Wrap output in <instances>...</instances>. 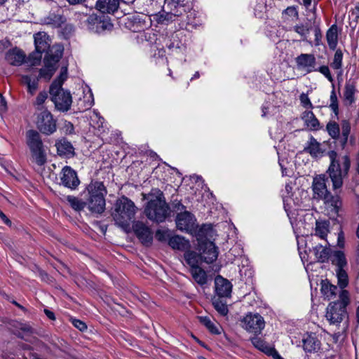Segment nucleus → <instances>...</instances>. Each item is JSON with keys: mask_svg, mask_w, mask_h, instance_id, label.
<instances>
[{"mask_svg": "<svg viewBox=\"0 0 359 359\" xmlns=\"http://www.w3.org/2000/svg\"><path fill=\"white\" fill-rule=\"evenodd\" d=\"M200 323L203 325L210 333L213 334H219L220 327L214 323L208 316H199Z\"/></svg>", "mask_w": 359, "mask_h": 359, "instance_id": "obj_44", "label": "nucleus"}, {"mask_svg": "<svg viewBox=\"0 0 359 359\" xmlns=\"http://www.w3.org/2000/svg\"><path fill=\"white\" fill-rule=\"evenodd\" d=\"M304 151L314 157L322 153L320 144L313 136H310L307 145L304 147Z\"/></svg>", "mask_w": 359, "mask_h": 359, "instance_id": "obj_38", "label": "nucleus"}, {"mask_svg": "<svg viewBox=\"0 0 359 359\" xmlns=\"http://www.w3.org/2000/svg\"><path fill=\"white\" fill-rule=\"evenodd\" d=\"M5 58L10 65L20 66L25 60V55L22 50L15 48L8 50Z\"/></svg>", "mask_w": 359, "mask_h": 359, "instance_id": "obj_24", "label": "nucleus"}, {"mask_svg": "<svg viewBox=\"0 0 359 359\" xmlns=\"http://www.w3.org/2000/svg\"><path fill=\"white\" fill-rule=\"evenodd\" d=\"M36 51L29 55V60L32 65L39 64L42 58V53L54 54L53 48L50 49L48 36L45 32H38L34 35Z\"/></svg>", "mask_w": 359, "mask_h": 359, "instance_id": "obj_7", "label": "nucleus"}, {"mask_svg": "<svg viewBox=\"0 0 359 359\" xmlns=\"http://www.w3.org/2000/svg\"><path fill=\"white\" fill-rule=\"evenodd\" d=\"M295 62L298 69L306 73L316 71V59L313 54L302 53L295 58Z\"/></svg>", "mask_w": 359, "mask_h": 359, "instance_id": "obj_19", "label": "nucleus"}, {"mask_svg": "<svg viewBox=\"0 0 359 359\" xmlns=\"http://www.w3.org/2000/svg\"><path fill=\"white\" fill-rule=\"evenodd\" d=\"M136 210L135 203H115L111 215L116 224L126 229L134 219Z\"/></svg>", "mask_w": 359, "mask_h": 359, "instance_id": "obj_5", "label": "nucleus"}, {"mask_svg": "<svg viewBox=\"0 0 359 359\" xmlns=\"http://www.w3.org/2000/svg\"><path fill=\"white\" fill-rule=\"evenodd\" d=\"M351 13L352 16L354 17L357 21L358 19L359 18V3H357L355 4L354 8L352 9Z\"/></svg>", "mask_w": 359, "mask_h": 359, "instance_id": "obj_64", "label": "nucleus"}, {"mask_svg": "<svg viewBox=\"0 0 359 359\" xmlns=\"http://www.w3.org/2000/svg\"><path fill=\"white\" fill-rule=\"evenodd\" d=\"M71 207L76 211H81L85 208H88V203H70Z\"/></svg>", "mask_w": 359, "mask_h": 359, "instance_id": "obj_62", "label": "nucleus"}, {"mask_svg": "<svg viewBox=\"0 0 359 359\" xmlns=\"http://www.w3.org/2000/svg\"><path fill=\"white\" fill-rule=\"evenodd\" d=\"M118 6V0H97L95 5L96 8L102 13H114Z\"/></svg>", "mask_w": 359, "mask_h": 359, "instance_id": "obj_28", "label": "nucleus"}, {"mask_svg": "<svg viewBox=\"0 0 359 359\" xmlns=\"http://www.w3.org/2000/svg\"><path fill=\"white\" fill-rule=\"evenodd\" d=\"M326 39L329 48L331 50H335L338 43L337 27L336 25H332L327 31Z\"/></svg>", "mask_w": 359, "mask_h": 359, "instance_id": "obj_37", "label": "nucleus"}, {"mask_svg": "<svg viewBox=\"0 0 359 359\" xmlns=\"http://www.w3.org/2000/svg\"><path fill=\"white\" fill-rule=\"evenodd\" d=\"M170 233L168 230H157L156 232V238L160 242H168L169 238H170Z\"/></svg>", "mask_w": 359, "mask_h": 359, "instance_id": "obj_54", "label": "nucleus"}, {"mask_svg": "<svg viewBox=\"0 0 359 359\" xmlns=\"http://www.w3.org/2000/svg\"><path fill=\"white\" fill-rule=\"evenodd\" d=\"M316 71L319 72L320 74L324 75L330 82L333 83L334 79L330 73L328 66H320L318 69L316 68Z\"/></svg>", "mask_w": 359, "mask_h": 359, "instance_id": "obj_55", "label": "nucleus"}, {"mask_svg": "<svg viewBox=\"0 0 359 359\" xmlns=\"http://www.w3.org/2000/svg\"><path fill=\"white\" fill-rule=\"evenodd\" d=\"M327 205L326 210L327 215L330 219H336L338 217L341 216L340 213L341 208L337 203H325Z\"/></svg>", "mask_w": 359, "mask_h": 359, "instance_id": "obj_47", "label": "nucleus"}, {"mask_svg": "<svg viewBox=\"0 0 359 359\" xmlns=\"http://www.w3.org/2000/svg\"><path fill=\"white\" fill-rule=\"evenodd\" d=\"M65 21V18L60 14L50 13L42 19L43 24L50 25L53 27H60Z\"/></svg>", "mask_w": 359, "mask_h": 359, "instance_id": "obj_31", "label": "nucleus"}, {"mask_svg": "<svg viewBox=\"0 0 359 359\" xmlns=\"http://www.w3.org/2000/svg\"><path fill=\"white\" fill-rule=\"evenodd\" d=\"M330 105L329 107L334 112L336 116L339 114V104H338V98L335 92L334 85L332 84V90L330 93Z\"/></svg>", "mask_w": 359, "mask_h": 359, "instance_id": "obj_49", "label": "nucleus"}, {"mask_svg": "<svg viewBox=\"0 0 359 359\" xmlns=\"http://www.w3.org/2000/svg\"><path fill=\"white\" fill-rule=\"evenodd\" d=\"M194 229L195 231L191 233V235L195 236L198 241H201L210 235V232L212 231V226L211 224H204L198 226L195 223Z\"/></svg>", "mask_w": 359, "mask_h": 359, "instance_id": "obj_39", "label": "nucleus"}, {"mask_svg": "<svg viewBox=\"0 0 359 359\" xmlns=\"http://www.w3.org/2000/svg\"><path fill=\"white\" fill-rule=\"evenodd\" d=\"M57 154L65 158H72L74 156V148L72 143L65 138L60 139L55 143Z\"/></svg>", "mask_w": 359, "mask_h": 359, "instance_id": "obj_22", "label": "nucleus"}, {"mask_svg": "<svg viewBox=\"0 0 359 359\" xmlns=\"http://www.w3.org/2000/svg\"><path fill=\"white\" fill-rule=\"evenodd\" d=\"M94 104L93 95L91 92L88 95H85L83 98H80L78 102V110L79 111H86L92 107Z\"/></svg>", "mask_w": 359, "mask_h": 359, "instance_id": "obj_42", "label": "nucleus"}, {"mask_svg": "<svg viewBox=\"0 0 359 359\" xmlns=\"http://www.w3.org/2000/svg\"><path fill=\"white\" fill-rule=\"evenodd\" d=\"M200 254L202 260L207 264L213 263L218 257L217 247L212 241L202 242L199 244Z\"/></svg>", "mask_w": 359, "mask_h": 359, "instance_id": "obj_17", "label": "nucleus"}, {"mask_svg": "<svg viewBox=\"0 0 359 359\" xmlns=\"http://www.w3.org/2000/svg\"><path fill=\"white\" fill-rule=\"evenodd\" d=\"M62 130L65 135H72L74 133V125L69 121H65L64 122Z\"/></svg>", "mask_w": 359, "mask_h": 359, "instance_id": "obj_58", "label": "nucleus"}, {"mask_svg": "<svg viewBox=\"0 0 359 359\" xmlns=\"http://www.w3.org/2000/svg\"><path fill=\"white\" fill-rule=\"evenodd\" d=\"M332 263L337 266V269H344L347 264L345 255L341 251H335L333 255Z\"/></svg>", "mask_w": 359, "mask_h": 359, "instance_id": "obj_46", "label": "nucleus"}, {"mask_svg": "<svg viewBox=\"0 0 359 359\" xmlns=\"http://www.w3.org/2000/svg\"><path fill=\"white\" fill-rule=\"evenodd\" d=\"M144 200L147 202H165L163 193L158 188H153L147 194H144Z\"/></svg>", "mask_w": 359, "mask_h": 359, "instance_id": "obj_41", "label": "nucleus"}, {"mask_svg": "<svg viewBox=\"0 0 359 359\" xmlns=\"http://www.w3.org/2000/svg\"><path fill=\"white\" fill-rule=\"evenodd\" d=\"M349 303V294L347 290H341L339 299L332 302L327 307L325 317L330 325L338 326L347 316L346 306Z\"/></svg>", "mask_w": 359, "mask_h": 359, "instance_id": "obj_3", "label": "nucleus"}, {"mask_svg": "<svg viewBox=\"0 0 359 359\" xmlns=\"http://www.w3.org/2000/svg\"><path fill=\"white\" fill-rule=\"evenodd\" d=\"M283 18L285 20H290L299 18V13L296 6H289L285 9L283 13Z\"/></svg>", "mask_w": 359, "mask_h": 359, "instance_id": "obj_50", "label": "nucleus"}, {"mask_svg": "<svg viewBox=\"0 0 359 359\" xmlns=\"http://www.w3.org/2000/svg\"><path fill=\"white\" fill-rule=\"evenodd\" d=\"M313 251L318 262L324 263L328 260L330 252V248L323 247L322 245H318L313 248Z\"/></svg>", "mask_w": 359, "mask_h": 359, "instance_id": "obj_40", "label": "nucleus"}, {"mask_svg": "<svg viewBox=\"0 0 359 359\" xmlns=\"http://www.w3.org/2000/svg\"><path fill=\"white\" fill-rule=\"evenodd\" d=\"M321 37H322V35H321L320 30L318 28H316L315 29V45L316 46L320 45V41L321 40Z\"/></svg>", "mask_w": 359, "mask_h": 359, "instance_id": "obj_63", "label": "nucleus"}, {"mask_svg": "<svg viewBox=\"0 0 359 359\" xmlns=\"http://www.w3.org/2000/svg\"><path fill=\"white\" fill-rule=\"evenodd\" d=\"M67 79V67H63L60 75L53 81L50 86L49 93L55 109L60 111H67L72 105V97L69 91L62 88L64 82Z\"/></svg>", "mask_w": 359, "mask_h": 359, "instance_id": "obj_2", "label": "nucleus"}, {"mask_svg": "<svg viewBox=\"0 0 359 359\" xmlns=\"http://www.w3.org/2000/svg\"><path fill=\"white\" fill-rule=\"evenodd\" d=\"M215 290L217 297L227 298L231 297L232 291L231 283L221 276L215 279Z\"/></svg>", "mask_w": 359, "mask_h": 359, "instance_id": "obj_20", "label": "nucleus"}, {"mask_svg": "<svg viewBox=\"0 0 359 359\" xmlns=\"http://www.w3.org/2000/svg\"><path fill=\"white\" fill-rule=\"evenodd\" d=\"M340 291L341 289L339 290L337 286L331 284L327 280H323L321 283V292L328 299L335 297L337 292Z\"/></svg>", "mask_w": 359, "mask_h": 359, "instance_id": "obj_33", "label": "nucleus"}, {"mask_svg": "<svg viewBox=\"0 0 359 359\" xmlns=\"http://www.w3.org/2000/svg\"><path fill=\"white\" fill-rule=\"evenodd\" d=\"M313 198L316 200H323L324 202H341V198H340L339 193L340 190L337 192L334 191V195H331L327 189L325 184V176L324 175H320L313 178L312 184Z\"/></svg>", "mask_w": 359, "mask_h": 359, "instance_id": "obj_6", "label": "nucleus"}, {"mask_svg": "<svg viewBox=\"0 0 359 359\" xmlns=\"http://www.w3.org/2000/svg\"><path fill=\"white\" fill-rule=\"evenodd\" d=\"M48 98V93L46 91L40 92L36 99L35 104L37 106L42 105L46 100Z\"/></svg>", "mask_w": 359, "mask_h": 359, "instance_id": "obj_59", "label": "nucleus"}, {"mask_svg": "<svg viewBox=\"0 0 359 359\" xmlns=\"http://www.w3.org/2000/svg\"><path fill=\"white\" fill-rule=\"evenodd\" d=\"M135 234L140 241L145 246H149L153 241V232L147 226L141 222H136L133 226Z\"/></svg>", "mask_w": 359, "mask_h": 359, "instance_id": "obj_18", "label": "nucleus"}, {"mask_svg": "<svg viewBox=\"0 0 359 359\" xmlns=\"http://www.w3.org/2000/svg\"><path fill=\"white\" fill-rule=\"evenodd\" d=\"M62 55V50L57 49L55 54L48 53L45 55L43 62L44 67L39 70V78L50 80L55 72V65L59 62Z\"/></svg>", "mask_w": 359, "mask_h": 359, "instance_id": "obj_12", "label": "nucleus"}, {"mask_svg": "<svg viewBox=\"0 0 359 359\" xmlns=\"http://www.w3.org/2000/svg\"><path fill=\"white\" fill-rule=\"evenodd\" d=\"M144 212L149 219L158 223L164 222L170 214L168 203H147Z\"/></svg>", "mask_w": 359, "mask_h": 359, "instance_id": "obj_11", "label": "nucleus"}, {"mask_svg": "<svg viewBox=\"0 0 359 359\" xmlns=\"http://www.w3.org/2000/svg\"><path fill=\"white\" fill-rule=\"evenodd\" d=\"M94 118L97 119V126H95L94 127H97V128L102 127V124L104 123V118L95 110L93 111V116H91L92 121H94V119H93Z\"/></svg>", "mask_w": 359, "mask_h": 359, "instance_id": "obj_61", "label": "nucleus"}, {"mask_svg": "<svg viewBox=\"0 0 359 359\" xmlns=\"http://www.w3.org/2000/svg\"><path fill=\"white\" fill-rule=\"evenodd\" d=\"M177 14H174L163 6L162 11L153 15V18L158 24L167 25L176 20Z\"/></svg>", "mask_w": 359, "mask_h": 359, "instance_id": "obj_26", "label": "nucleus"}, {"mask_svg": "<svg viewBox=\"0 0 359 359\" xmlns=\"http://www.w3.org/2000/svg\"><path fill=\"white\" fill-rule=\"evenodd\" d=\"M356 91V81L354 79L346 81L344 90V99L348 105H351L355 102V94Z\"/></svg>", "mask_w": 359, "mask_h": 359, "instance_id": "obj_27", "label": "nucleus"}, {"mask_svg": "<svg viewBox=\"0 0 359 359\" xmlns=\"http://www.w3.org/2000/svg\"><path fill=\"white\" fill-rule=\"evenodd\" d=\"M336 273L339 287L341 290H344L348 283V275L344 269H337Z\"/></svg>", "mask_w": 359, "mask_h": 359, "instance_id": "obj_48", "label": "nucleus"}, {"mask_svg": "<svg viewBox=\"0 0 359 359\" xmlns=\"http://www.w3.org/2000/svg\"><path fill=\"white\" fill-rule=\"evenodd\" d=\"M292 189V188L291 186L288 184L285 185V191L287 192V195H285L284 194H282L283 202H290V201H294L292 194H290Z\"/></svg>", "mask_w": 359, "mask_h": 359, "instance_id": "obj_60", "label": "nucleus"}, {"mask_svg": "<svg viewBox=\"0 0 359 359\" xmlns=\"http://www.w3.org/2000/svg\"><path fill=\"white\" fill-rule=\"evenodd\" d=\"M284 208L290 219L296 220L303 212L301 203H284Z\"/></svg>", "mask_w": 359, "mask_h": 359, "instance_id": "obj_36", "label": "nucleus"}, {"mask_svg": "<svg viewBox=\"0 0 359 359\" xmlns=\"http://www.w3.org/2000/svg\"><path fill=\"white\" fill-rule=\"evenodd\" d=\"M243 327L249 332L259 334L265 326L264 318L259 313H250L243 320Z\"/></svg>", "mask_w": 359, "mask_h": 359, "instance_id": "obj_13", "label": "nucleus"}, {"mask_svg": "<svg viewBox=\"0 0 359 359\" xmlns=\"http://www.w3.org/2000/svg\"><path fill=\"white\" fill-rule=\"evenodd\" d=\"M196 218L191 212L184 211L177 214L176 218V225L179 230L191 234L194 232V226L196 223Z\"/></svg>", "mask_w": 359, "mask_h": 359, "instance_id": "obj_16", "label": "nucleus"}, {"mask_svg": "<svg viewBox=\"0 0 359 359\" xmlns=\"http://www.w3.org/2000/svg\"><path fill=\"white\" fill-rule=\"evenodd\" d=\"M184 258L186 263L190 266V269L199 267L200 262L203 261L201 254L187 250L184 254Z\"/></svg>", "mask_w": 359, "mask_h": 359, "instance_id": "obj_34", "label": "nucleus"}, {"mask_svg": "<svg viewBox=\"0 0 359 359\" xmlns=\"http://www.w3.org/2000/svg\"><path fill=\"white\" fill-rule=\"evenodd\" d=\"M293 29L295 32L301 36L303 41H306L307 39V36L310 31V28L308 25L299 24L295 25Z\"/></svg>", "mask_w": 359, "mask_h": 359, "instance_id": "obj_52", "label": "nucleus"}, {"mask_svg": "<svg viewBox=\"0 0 359 359\" xmlns=\"http://www.w3.org/2000/svg\"><path fill=\"white\" fill-rule=\"evenodd\" d=\"M304 123L312 130H318L320 128V123L311 111H305L302 116Z\"/></svg>", "mask_w": 359, "mask_h": 359, "instance_id": "obj_32", "label": "nucleus"}, {"mask_svg": "<svg viewBox=\"0 0 359 359\" xmlns=\"http://www.w3.org/2000/svg\"><path fill=\"white\" fill-rule=\"evenodd\" d=\"M106 203H88V209L91 213L100 215L105 210Z\"/></svg>", "mask_w": 359, "mask_h": 359, "instance_id": "obj_53", "label": "nucleus"}, {"mask_svg": "<svg viewBox=\"0 0 359 359\" xmlns=\"http://www.w3.org/2000/svg\"><path fill=\"white\" fill-rule=\"evenodd\" d=\"M250 341L255 348L264 352V353L269 355H272L273 358H276V355L279 357L277 351L274 348L270 346L266 341H264L260 337H259L257 334L252 337L250 339Z\"/></svg>", "mask_w": 359, "mask_h": 359, "instance_id": "obj_25", "label": "nucleus"}, {"mask_svg": "<svg viewBox=\"0 0 359 359\" xmlns=\"http://www.w3.org/2000/svg\"><path fill=\"white\" fill-rule=\"evenodd\" d=\"M107 194L105 186L98 181H91L81 193L83 197H87L88 202H105Z\"/></svg>", "mask_w": 359, "mask_h": 359, "instance_id": "obj_9", "label": "nucleus"}, {"mask_svg": "<svg viewBox=\"0 0 359 359\" xmlns=\"http://www.w3.org/2000/svg\"><path fill=\"white\" fill-rule=\"evenodd\" d=\"M26 143L31 153L33 162L39 166L46 162V151L40 133L35 130H29L26 133Z\"/></svg>", "mask_w": 359, "mask_h": 359, "instance_id": "obj_4", "label": "nucleus"}, {"mask_svg": "<svg viewBox=\"0 0 359 359\" xmlns=\"http://www.w3.org/2000/svg\"><path fill=\"white\" fill-rule=\"evenodd\" d=\"M71 322L75 327H76L78 330H79L81 332H83L87 330L86 324L81 320L76 319V318H72Z\"/></svg>", "mask_w": 359, "mask_h": 359, "instance_id": "obj_57", "label": "nucleus"}, {"mask_svg": "<svg viewBox=\"0 0 359 359\" xmlns=\"http://www.w3.org/2000/svg\"><path fill=\"white\" fill-rule=\"evenodd\" d=\"M302 105L306 109H312L313 104L307 94L302 93L299 96Z\"/></svg>", "mask_w": 359, "mask_h": 359, "instance_id": "obj_56", "label": "nucleus"}, {"mask_svg": "<svg viewBox=\"0 0 359 359\" xmlns=\"http://www.w3.org/2000/svg\"><path fill=\"white\" fill-rule=\"evenodd\" d=\"M342 51L339 49L337 50L334 55L333 61L330 64L331 67L336 70H341L342 67Z\"/></svg>", "mask_w": 359, "mask_h": 359, "instance_id": "obj_51", "label": "nucleus"}, {"mask_svg": "<svg viewBox=\"0 0 359 359\" xmlns=\"http://www.w3.org/2000/svg\"><path fill=\"white\" fill-rule=\"evenodd\" d=\"M36 123L39 130L46 135H50L57 130V121L47 109L39 114Z\"/></svg>", "mask_w": 359, "mask_h": 359, "instance_id": "obj_10", "label": "nucleus"}, {"mask_svg": "<svg viewBox=\"0 0 359 359\" xmlns=\"http://www.w3.org/2000/svg\"><path fill=\"white\" fill-rule=\"evenodd\" d=\"M330 163L327 172L332 183V188L336 192L340 190L344 180L348 176L351 168V159L348 155H341L335 151L327 153Z\"/></svg>", "mask_w": 359, "mask_h": 359, "instance_id": "obj_1", "label": "nucleus"}, {"mask_svg": "<svg viewBox=\"0 0 359 359\" xmlns=\"http://www.w3.org/2000/svg\"><path fill=\"white\" fill-rule=\"evenodd\" d=\"M302 346L305 352L316 353L320 348L321 343L316 334H306L302 338Z\"/></svg>", "mask_w": 359, "mask_h": 359, "instance_id": "obj_21", "label": "nucleus"}, {"mask_svg": "<svg viewBox=\"0 0 359 359\" xmlns=\"http://www.w3.org/2000/svg\"><path fill=\"white\" fill-rule=\"evenodd\" d=\"M341 135H340V127L337 122L330 121L326 126V130L329 135L334 140H339L340 138L341 144L344 147L346 144L351 133V127L350 121L348 120H342L341 122Z\"/></svg>", "mask_w": 359, "mask_h": 359, "instance_id": "obj_8", "label": "nucleus"}, {"mask_svg": "<svg viewBox=\"0 0 359 359\" xmlns=\"http://www.w3.org/2000/svg\"><path fill=\"white\" fill-rule=\"evenodd\" d=\"M20 82L27 88V92L33 95L39 86V76L35 74L21 76Z\"/></svg>", "mask_w": 359, "mask_h": 359, "instance_id": "obj_29", "label": "nucleus"}, {"mask_svg": "<svg viewBox=\"0 0 359 359\" xmlns=\"http://www.w3.org/2000/svg\"><path fill=\"white\" fill-rule=\"evenodd\" d=\"M187 3V0H165L164 6L178 18L186 13Z\"/></svg>", "mask_w": 359, "mask_h": 359, "instance_id": "obj_23", "label": "nucleus"}, {"mask_svg": "<svg viewBox=\"0 0 359 359\" xmlns=\"http://www.w3.org/2000/svg\"><path fill=\"white\" fill-rule=\"evenodd\" d=\"M191 181H194L198 187L202 186L201 189L200 191L194 190V187H191V189H192L194 191V197L188 198L189 201H193L194 202H204L208 201H212L215 199V196L209 189L205 186L203 187V180L201 177L194 175L191 176L190 177Z\"/></svg>", "mask_w": 359, "mask_h": 359, "instance_id": "obj_14", "label": "nucleus"}, {"mask_svg": "<svg viewBox=\"0 0 359 359\" xmlns=\"http://www.w3.org/2000/svg\"><path fill=\"white\" fill-rule=\"evenodd\" d=\"M168 245L173 250L185 251L190 248V243L184 237L175 235L168 239Z\"/></svg>", "mask_w": 359, "mask_h": 359, "instance_id": "obj_30", "label": "nucleus"}, {"mask_svg": "<svg viewBox=\"0 0 359 359\" xmlns=\"http://www.w3.org/2000/svg\"><path fill=\"white\" fill-rule=\"evenodd\" d=\"M60 184L71 190H75L80 184L77 172L70 166L62 168L60 173Z\"/></svg>", "mask_w": 359, "mask_h": 359, "instance_id": "obj_15", "label": "nucleus"}, {"mask_svg": "<svg viewBox=\"0 0 359 359\" xmlns=\"http://www.w3.org/2000/svg\"><path fill=\"white\" fill-rule=\"evenodd\" d=\"M315 235L319 236L322 239H325L329 231L328 224L325 222H316Z\"/></svg>", "mask_w": 359, "mask_h": 359, "instance_id": "obj_45", "label": "nucleus"}, {"mask_svg": "<svg viewBox=\"0 0 359 359\" xmlns=\"http://www.w3.org/2000/svg\"><path fill=\"white\" fill-rule=\"evenodd\" d=\"M222 297H214L212 299V305L215 309L222 316L227 315L229 312L226 301L222 299Z\"/></svg>", "mask_w": 359, "mask_h": 359, "instance_id": "obj_43", "label": "nucleus"}, {"mask_svg": "<svg viewBox=\"0 0 359 359\" xmlns=\"http://www.w3.org/2000/svg\"><path fill=\"white\" fill-rule=\"evenodd\" d=\"M189 271L193 279L201 286H204L208 282V276L206 272L200 266L190 269Z\"/></svg>", "mask_w": 359, "mask_h": 359, "instance_id": "obj_35", "label": "nucleus"}]
</instances>
